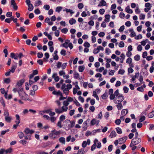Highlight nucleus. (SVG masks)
Instances as JSON below:
<instances>
[{"label":"nucleus","mask_w":154,"mask_h":154,"mask_svg":"<svg viewBox=\"0 0 154 154\" xmlns=\"http://www.w3.org/2000/svg\"><path fill=\"white\" fill-rule=\"evenodd\" d=\"M117 98H120L121 100H115L114 101L115 103L117 104V105H116V107L118 110H120L121 109L123 108V106L121 103V102L124 100L125 98L122 94H119V95L118 96Z\"/></svg>","instance_id":"f257e3e1"},{"label":"nucleus","mask_w":154,"mask_h":154,"mask_svg":"<svg viewBox=\"0 0 154 154\" xmlns=\"http://www.w3.org/2000/svg\"><path fill=\"white\" fill-rule=\"evenodd\" d=\"M23 88L20 89V90L18 91L19 94V96L20 98L24 100H26V98L28 96V95L26 93L22 91Z\"/></svg>","instance_id":"f03ea898"},{"label":"nucleus","mask_w":154,"mask_h":154,"mask_svg":"<svg viewBox=\"0 0 154 154\" xmlns=\"http://www.w3.org/2000/svg\"><path fill=\"white\" fill-rule=\"evenodd\" d=\"M67 109V107L63 106L62 107V109H55V111L56 113L60 114L62 113L63 111H66Z\"/></svg>","instance_id":"7ed1b4c3"},{"label":"nucleus","mask_w":154,"mask_h":154,"mask_svg":"<svg viewBox=\"0 0 154 154\" xmlns=\"http://www.w3.org/2000/svg\"><path fill=\"white\" fill-rule=\"evenodd\" d=\"M90 119H88L86 121H85L83 124V128L84 131H86L88 127V123L89 122Z\"/></svg>","instance_id":"20e7f679"},{"label":"nucleus","mask_w":154,"mask_h":154,"mask_svg":"<svg viewBox=\"0 0 154 154\" xmlns=\"http://www.w3.org/2000/svg\"><path fill=\"white\" fill-rule=\"evenodd\" d=\"M26 134H32L34 132V131L32 129H30L28 128H26L24 131Z\"/></svg>","instance_id":"39448f33"},{"label":"nucleus","mask_w":154,"mask_h":154,"mask_svg":"<svg viewBox=\"0 0 154 154\" xmlns=\"http://www.w3.org/2000/svg\"><path fill=\"white\" fill-rule=\"evenodd\" d=\"M127 139L128 137L126 136L119 139V143L120 144H123L126 142Z\"/></svg>","instance_id":"423d86ee"},{"label":"nucleus","mask_w":154,"mask_h":154,"mask_svg":"<svg viewBox=\"0 0 154 154\" xmlns=\"http://www.w3.org/2000/svg\"><path fill=\"white\" fill-rule=\"evenodd\" d=\"M61 89L63 90L64 93L66 95L67 94V85H66L65 84H63Z\"/></svg>","instance_id":"0eeeda50"},{"label":"nucleus","mask_w":154,"mask_h":154,"mask_svg":"<svg viewBox=\"0 0 154 154\" xmlns=\"http://www.w3.org/2000/svg\"><path fill=\"white\" fill-rule=\"evenodd\" d=\"M141 141V139L140 138H134L132 139V141L136 145L138 144Z\"/></svg>","instance_id":"6e6552de"},{"label":"nucleus","mask_w":154,"mask_h":154,"mask_svg":"<svg viewBox=\"0 0 154 154\" xmlns=\"http://www.w3.org/2000/svg\"><path fill=\"white\" fill-rule=\"evenodd\" d=\"M24 82V79H22L20 80L17 83L16 86L17 87V86L19 87H20L23 84Z\"/></svg>","instance_id":"1a4fd4ad"},{"label":"nucleus","mask_w":154,"mask_h":154,"mask_svg":"<svg viewBox=\"0 0 154 154\" xmlns=\"http://www.w3.org/2000/svg\"><path fill=\"white\" fill-rule=\"evenodd\" d=\"M106 2L104 0H101L100 4L98 5V7H101L103 6H106Z\"/></svg>","instance_id":"9d476101"},{"label":"nucleus","mask_w":154,"mask_h":154,"mask_svg":"<svg viewBox=\"0 0 154 154\" xmlns=\"http://www.w3.org/2000/svg\"><path fill=\"white\" fill-rule=\"evenodd\" d=\"M126 11L129 14H132L133 11L132 10L130 9L129 6H127L125 8Z\"/></svg>","instance_id":"9b49d317"},{"label":"nucleus","mask_w":154,"mask_h":154,"mask_svg":"<svg viewBox=\"0 0 154 154\" xmlns=\"http://www.w3.org/2000/svg\"><path fill=\"white\" fill-rule=\"evenodd\" d=\"M16 119L15 121V122L17 124H19L20 123V117L19 115L16 114L15 115Z\"/></svg>","instance_id":"f8f14e48"},{"label":"nucleus","mask_w":154,"mask_h":154,"mask_svg":"<svg viewBox=\"0 0 154 154\" xmlns=\"http://www.w3.org/2000/svg\"><path fill=\"white\" fill-rule=\"evenodd\" d=\"M116 135V133L115 131H112L109 136L111 138L115 137Z\"/></svg>","instance_id":"ddd939ff"},{"label":"nucleus","mask_w":154,"mask_h":154,"mask_svg":"<svg viewBox=\"0 0 154 154\" xmlns=\"http://www.w3.org/2000/svg\"><path fill=\"white\" fill-rule=\"evenodd\" d=\"M59 141L62 144H65V138L63 137H60L59 139Z\"/></svg>","instance_id":"4468645a"},{"label":"nucleus","mask_w":154,"mask_h":154,"mask_svg":"<svg viewBox=\"0 0 154 154\" xmlns=\"http://www.w3.org/2000/svg\"><path fill=\"white\" fill-rule=\"evenodd\" d=\"M54 131H55V130L54 129V130H52L51 131V133H50V134H49L50 136L52 138H53V139H55L56 137V136L55 135V134H54L53 133Z\"/></svg>","instance_id":"2eb2a0df"},{"label":"nucleus","mask_w":154,"mask_h":154,"mask_svg":"<svg viewBox=\"0 0 154 154\" xmlns=\"http://www.w3.org/2000/svg\"><path fill=\"white\" fill-rule=\"evenodd\" d=\"M76 22V20L73 18H71L69 21V23L71 25H72L73 24L75 23Z\"/></svg>","instance_id":"dca6fc26"},{"label":"nucleus","mask_w":154,"mask_h":154,"mask_svg":"<svg viewBox=\"0 0 154 154\" xmlns=\"http://www.w3.org/2000/svg\"><path fill=\"white\" fill-rule=\"evenodd\" d=\"M110 17V16L109 14L105 15V17L106 19L104 20V21L106 22H109V21Z\"/></svg>","instance_id":"f3484780"},{"label":"nucleus","mask_w":154,"mask_h":154,"mask_svg":"<svg viewBox=\"0 0 154 154\" xmlns=\"http://www.w3.org/2000/svg\"><path fill=\"white\" fill-rule=\"evenodd\" d=\"M128 110L127 109H123L122 111L121 115L125 116L128 113Z\"/></svg>","instance_id":"a211bd4d"},{"label":"nucleus","mask_w":154,"mask_h":154,"mask_svg":"<svg viewBox=\"0 0 154 154\" xmlns=\"http://www.w3.org/2000/svg\"><path fill=\"white\" fill-rule=\"evenodd\" d=\"M28 10L29 11H32L34 7L32 4H31L28 5Z\"/></svg>","instance_id":"6ab92c4d"},{"label":"nucleus","mask_w":154,"mask_h":154,"mask_svg":"<svg viewBox=\"0 0 154 154\" xmlns=\"http://www.w3.org/2000/svg\"><path fill=\"white\" fill-rule=\"evenodd\" d=\"M85 68V67L84 65L80 66L78 68L79 71L80 72H82L83 71Z\"/></svg>","instance_id":"aec40b11"},{"label":"nucleus","mask_w":154,"mask_h":154,"mask_svg":"<svg viewBox=\"0 0 154 154\" xmlns=\"http://www.w3.org/2000/svg\"><path fill=\"white\" fill-rule=\"evenodd\" d=\"M120 57L121 58L120 60V62L122 63H123V61L125 58V55L124 54L122 53L121 54Z\"/></svg>","instance_id":"412c9836"},{"label":"nucleus","mask_w":154,"mask_h":154,"mask_svg":"<svg viewBox=\"0 0 154 154\" xmlns=\"http://www.w3.org/2000/svg\"><path fill=\"white\" fill-rule=\"evenodd\" d=\"M17 68V63L16 64V65H12L11 67V69L10 70V72L12 73H14L15 70V69Z\"/></svg>","instance_id":"4be33fe9"},{"label":"nucleus","mask_w":154,"mask_h":154,"mask_svg":"<svg viewBox=\"0 0 154 154\" xmlns=\"http://www.w3.org/2000/svg\"><path fill=\"white\" fill-rule=\"evenodd\" d=\"M42 2L40 0H38V1L35 2V6H39L40 5H42Z\"/></svg>","instance_id":"5701e85b"},{"label":"nucleus","mask_w":154,"mask_h":154,"mask_svg":"<svg viewBox=\"0 0 154 154\" xmlns=\"http://www.w3.org/2000/svg\"><path fill=\"white\" fill-rule=\"evenodd\" d=\"M10 56L12 58H14L15 60L18 59L17 56L15 55V54L14 53H11Z\"/></svg>","instance_id":"b1692460"},{"label":"nucleus","mask_w":154,"mask_h":154,"mask_svg":"<svg viewBox=\"0 0 154 154\" xmlns=\"http://www.w3.org/2000/svg\"><path fill=\"white\" fill-rule=\"evenodd\" d=\"M18 137L20 139H22L24 137V134L22 132H19L18 133Z\"/></svg>","instance_id":"393cba45"},{"label":"nucleus","mask_w":154,"mask_h":154,"mask_svg":"<svg viewBox=\"0 0 154 154\" xmlns=\"http://www.w3.org/2000/svg\"><path fill=\"white\" fill-rule=\"evenodd\" d=\"M52 94L54 95H62V93L60 91H54L52 92Z\"/></svg>","instance_id":"a878e982"},{"label":"nucleus","mask_w":154,"mask_h":154,"mask_svg":"<svg viewBox=\"0 0 154 154\" xmlns=\"http://www.w3.org/2000/svg\"><path fill=\"white\" fill-rule=\"evenodd\" d=\"M154 116V109H153V110L150 113H149L148 115V116L149 118H152Z\"/></svg>","instance_id":"bb28decb"},{"label":"nucleus","mask_w":154,"mask_h":154,"mask_svg":"<svg viewBox=\"0 0 154 154\" xmlns=\"http://www.w3.org/2000/svg\"><path fill=\"white\" fill-rule=\"evenodd\" d=\"M116 129L117 133L118 134H121L122 133V129L120 128L117 127Z\"/></svg>","instance_id":"cd10ccee"},{"label":"nucleus","mask_w":154,"mask_h":154,"mask_svg":"<svg viewBox=\"0 0 154 154\" xmlns=\"http://www.w3.org/2000/svg\"><path fill=\"white\" fill-rule=\"evenodd\" d=\"M85 152V151H84V149L82 148L78 151L77 154H83Z\"/></svg>","instance_id":"c85d7f7f"},{"label":"nucleus","mask_w":154,"mask_h":154,"mask_svg":"<svg viewBox=\"0 0 154 154\" xmlns=\"http://www.w3.org/2000/svg\"><path fill=\"white\" fill-rule=\"evenodd\" d=\"M12 149L9 148L6 150H5V153L4 154H7V153H10L12 152Z\"/></svg>","instance_id":"c756f323"},{"label":"nucleus","mask_w":154,"mask_h":154,"mask_svg":"<svg viewBox=\"0 0 154 154\" xmlns=\"http://www.w3.org/2000/svg\"><path fill=\"white\" fill-rule=\"evenodd\" d=\"M5 121L8 122H10L12 119V118L11 116H8L5 118Z\"/></svg>","instance_id":"7c9ffc66"},{"label":"nucleus","mask_w":154,"mask_h":154,"mask_svg":"<svg viewBox=\"0 0 154 154\" xmlns=\"http://www.w3.org/2000/svg\"><path fill=\"white\" fill-rule=\"evenodd\" d=\"M78 7L79 9H81L83 8L84 5L82 3H79L78 4Z\"/></svg>","instance_id":"2f4dec72"},{"label":"nucleus","mask_w":154,"mask_h":154,"mask_svg":"<svg viewBox=\"0 0 154 154\" xmlns=\"http://www.w3.org/2000/svg\"><path fill=\"white\" fill-rule=\"evenodd\" d=\"M96 119H92L91 122V125H94L96 124Z\"/></svg>","instance_id":"473e14b6"},{"label":"nucleus","mask_w":154,"mask_h":154,"mask_svg":"<svg viewBox=\"0 0 154 154\" xmlns=\"http://www.w3.org/2000/svg\"><path fill=\"white\" fill-rule=\"evenodd\" d=\"M84 46L85 47L89 48L90 46V44L88 42H86L84 43Z\"/></svg>","instance_id":"72a5a7b5"},{"label":"nucleus","mask_w":154,"mask_h":154,"mask_svg":"<svg viewBox=\"0 0 154 154\" xmlns=\"http://www.w3.org/2000/svg\"><path fill=\"white\" fill-rule=\"evenodd\" d=\"M140 57L139 55L137 54L134 57V59L136 61H138L140 59Z\"/></svg>","instance_id":"f704fd0d"},{"label":"nucleus","mask_w":154,"mask_h":154,"mask_svg":"<svg viewBox=\"0 0 154 154\" xmlns=\"http://www.w3.org/2000/svg\"><path fill=\"white\" fill-rule=\"evenodd\" d=\"M4 115L5 116V118L9 116V113L8 110H5V111Z\"/></svg>","instance_id":"c9c22d12"},{"label":"nucleus","mask_w":154,"mask_h":154,"mask_svg":"<svg viewBox=\"0 0 154 154\" xmlns=\"http://www.w3.org/2000/svg\"><path fill=\"white\" fill-rule=\"evenodd\" d=\"M24 137L26 140L29 139V140H30L31 139V135H30L25 136Z\"/></svg>","instance_id":"e433bc0d"},{"label":"nucleus","mask_w":154,"mask_h":154,"mask_svg":"<svg viewBox=\"0 0 154 154\" xmlns=\"http://www.w3.org/2000/svg\"><path fill=\"white\" fill-rule=\"evenodd\" d=\"M121 121L120 119H117L115 121V123L117 125H119L121 123Z\"/></svg>","instance_id":"4c0bfd02"},{"label":"nucleus","mask_w":154,"mask_h":154,"mask_svg":"<svg viewBox=\"0 0 154 154\" xmlns=\"http://www.w3.org/2000/svg\"><path fill=\"white\" fill-rule=\"evenodd\" d=\"M145 15L141 14L139 17V19L140 20H144L145 18Z\"/></svg>","instance_id":"58836bf2"},{"label":"nucleus","mask_w":154,"mask_h":154,"mask_svg":"<svg viewBox=\"0 0 154 154\" xmlns=\"http://www.w3.org/2000/svg\"><path fill=\"white\" fill-rule=\"evenodd\" d=\"M4 82L6 84L9 83L11 82V80L10 78H6L4 80Z\"/></svg>","instance_id":"ea45409f"},{"label":"nucleus","mask_w":154,"mask_h":154,"mask_svg":"<svg viewBox=\"0 0 154 154\" xmlns=\"http://www.w3.org/2000/svg\"><path fill=\"white\" fill-rule=\"evenodd\" d=\"M107 96V93L105 92L101 96V97L103 99L105 100L106 99V97Z\"/></svg>","instance_id":"a19ab883"},{"label":"nucleus","mask_w":154,"mask_h":154,"mask_svg":"<svg viewBox=\"0 0 154 154\" xmlns=\"http://www.w3.org/2000/svg\"><path fill=\"white\" fill-rule=\"evenodd\" d=\"M132 62V59L131 57L128 58L126 61L127 63L131 64Z\"/></svg>","instance_id":"79ce46f5"},{"label":"nucleus","mask_w":154,"mask_h":154,"mask_svg":"<svg viewBox=\"0 0 154 154\" xmlns=\"http://www.w3.org/2000/svg\"><path fill=\"white\" fill-rule=\"evenodd\" d=\"M123 89L125 93H126L128 92V88L126 86L124 87Z\"/></svg>","instance_id":"37998d69"},{"label":"nucleus","mask_w":154,"mask_h":154,"mask_svg":"<svg viewBox=\"0 0 154 154\" xmlns=\"http://www.w3.org/2000/svg\"><path fill=\"white\" fill-rule=\"evenodd\" d=\"M62 8L60 6L57 7L56 8V11L59 13L62 9Z\"/></svg>","instance_id":"c03bdc74"},{"label":"nucleus","mask_w":154,"mask_h":154,"mask_svg":"<svg viewBox=\"0 0 154 154\" xmlns=\"http://www.w3.org/2000/svg\"><path fill=\"white\" fill-rule=\"evenodd\" d=\"M62 46L66 48H67V39L65 40V43L62 44Z\"/></svg>","instance_id":"a18cd8bd"},{"label":"nucleus","mask_w":154,"mask_h":154,"mask_svg":"<svg viewBox=\"0 0 154 154\" xmlns=\"http://www.w3.org/2000/svg\"><path fill=\"white\" fill-rule=\"evenodd\" d=\"M105 12V10L104 9H100L99 10V12L101 15L103 14Z\"/></svg>","instance_id":"49530a36"},{"label":"nucleus","mask_w":154,"mask_h":154,"mask_svg":"<svg viewBox=\"0 0 154 154\" xmlns=\"http://www.w3.org/2000/svg\"><path fill=\"white\" fill-rule=\"evenodd\" d=\"M124 43L122 41H121L119 45V46L120 48H123L124 46Z\"/></svg>","instance_id":"de8ad7c7"},{"label":"nucleus","mask_w":154,"mask_h":154,"mask_svg":"<svg viewBox=\"0 0 154 154\" xmlns=\"http://www.w3.org/2000/svg\"><path fill=\"white\" fill-rule=\"evenodd\" d=\"M119 91L118 89H117L116 91L115 92L114 94L115 96L118 97L119 95V94H119Z\"/></svg>","instance_id":"09e8293b"},{"label":"nucleus","mask_w":154,"mask_h":154,"mask_svg":"<svg viewBox=\"0 0 154 154\" xmlns=\"http://www.w3.org/2000/svg\"><path fill=\"white\" fill-rule=\"evenodd\" d=\"M43 56V54L42 52H38L37 54V57L38 58H41Z\"/></svg>","instance_id":"8fccbe9b"},{"label":"nucleus","mask_w":154,"mask_h":154,"mask_svg":"<svg viewBox=\"0 0 154 154\" xmlns=\"http://www.w3.org/2000/svg\"><path fill=\"white\" fill-rule=\"evenodd\" d=\"M12 13L11 12H8L7 13L6 16L8 17H10L12 16Z\"/></svg>","instance_id":"3c124183"},{"label":"nucleus","mask_w":154,"mask_h":154,"mask_svg":"<svg viewBox=\"0 0 154 154\" xmlns=\"http://www.w3.org/2000/svg\"><path fill=\"white\" fill-rule=\"evenodd\" d=\"M145 117L144 116H143L141 117L139 120V121L140 122H142L145 120Z\"/></svg>","instance_id":"603ef678"},{"label":"nucleus","mask_w":154,"mask_h":154,"mask_svg":"<svg viewBox=\"0 0 154 154\" xmlns=\"http://www.w3.org/2000/svg\"><path fill=\"white\" fill-rule=\"evenodd\" d=\"M125 71L124 69H120L118 71V73L119 74L121 75H123Z\"/></svg>","instance_id":"864d4df0"},{"label":"nucleus","mask_w":154,"mask_h":154,"mask_svg":"<svg viewBox=\"0 0 154 154\" xmlns=\"http://www.w3.org/2000/svg\"><path fill=\"white\" fill-rule=\"evenodd\" d=\"M69 122H70V125H69V127L70 128H72L74 126L75 124V122L74 121H72L71 122L70 121H69Z\"/></svg>","instance_id":"5fc2aeb1"},{"label":"nucleus","mask_w":154,"mask_h":154,"mask_svg":"<svg viewBox=\"0 0 154 154\" xmlns=\"http://www.w3.org/2000/svg\"><path fill=\"white\" fill-rule=\"evenodd\" d=\"M147 55V53L146 51H145L143 52L142 54V57L143 58H146Z\"/></svg>","instance_id":"6e6d98bb"},{"label":"nucleus","mask_w":154,"mask_h":154,"mask_svg":"<svg viewBox=\"0 0 154 154\" xmlns=\"http://www.w3.org/2000/svg\"><path fill=\"white\" fill-rule=\"evenodd\" d=\"M46 10H48L50 9V6L49 5H45L43 7Z\"/></svg>","instance_id":"4d7b16f0"},{"label":"nucleus","mask_w":154,"mask_h":154,"mask_svg":"<svg viewBox=\"0 0 154 154\" xmlns=\"http://www.w3.org/2000/svg\"><path fill=\"white\" fill-rule=\"evenodd\" d=\"M61 32L64 34H66L67 31V29L66 28H63L61 30Z\"/></svg>","instance_id":"13d9d810"},{"label":"nucleus","mask_w":154,"mask_h":154,"mask_svg":"<svg viewBox=\"0 0 154 154\" xmlns=\"http://www.w3.org/2000/svg\"><path fill=\"white\" fill-rule=\"evenodd\" d=\"M142 38L141 34H139L137 36L135 37V39L136 40H138L139 39H141Z\"/></svg>","instance_id":"bf43d9fd"},{"label":"nucleus","mask_w":154,"mask_h":154,"mask_svg":"<svg viewBox=\"0 0 154 154\" xmlns=\"http://www.w3.org/2000/svg\"><path fill=\"white\" fill-rule=\"evenodd\" d=\"M134 71L133 69L131 67H129L128 69V73H132Z\"/></svg>","instance_id":"052dcab7"},{"label":"nucleus","mask_w":154,"mask_h":154,"mask_svg":"<svg viewBox=\"0 0 154 154\" xmlns=\"http://www.w3.org/2000/svg\"><path fill=\"white\" fill-rule=\"evenodd\" d=\"M137 90L141 92H143L144 90L142 86H141L137 88Z\"/></svg>","instance_id":"680f3d73"},{"label":"nucleus","mask_w":154,"mask_h":154,"mask_svg":"<svg viewBox=\"0 0 154 154\" xmlns=\"http://www.w3.org/2000/svg\"><path fill=\"white\" fill-rule=\"evenodd\" d=\"M125 14L123 12H121L119 14V17L121 18H123L125 17Z\"/></svg>","instance_id":"e2e57ef3"},{"label":"nucleus","mask_w":154,"mask_h":154,"mask_svg":"<svg viewBox=\"0 0 154 154\" xmlns=\"http://www.w3.org/2000/svg\"><path fill=\"white\" fill-rule=\"evenodd\" d=\"M105 33L103 32H100L98 34V35L100 37H103L105 35Z\"/></svg>","instance_id":"0e129e2a"},{"label":"nucleus","mask_w":154,"mask_h":154,"mask_svg":"<svg viewBox=\"0 0 154 154\" xmlns=\"http://www.w3.org/2000/svg\"><path fill=\"white\" fill-rule=\"evenodd\" d=\"M99 50L97 48H96L94 49L93 51V53L94 54H96L99 53Z\"/></svg>","instance_id":"69168bd1"},{"label":"nucleus","mask_w":154,"mask_h":154,"mask_svg":"<svg viewBox=\"0 0 154 154\" xmlns=\"http://www.w3.org/2000/svg\"><path fill=\"white\" fill-rule=\"evenodd\" d=\"M65 117L63 115H62L60 117V121H62L65 119Z\"/></svg>","instance_id":"338daca9"},{"label":"nucleus","mask_w":154,"mask_h":154,"mask_svg":"<svg viewBox=\"0 0 154 154\" xmlns=\"http://www.w3.org/2000/svg\"><path fill=\"white\" fill-rule=\"evenodd\" d=\"M121 84V82L119 81H117L115 84V86L116 87H118L120 86Z\"/></svg>","instance_id":"774afa93"}]
</instances>
